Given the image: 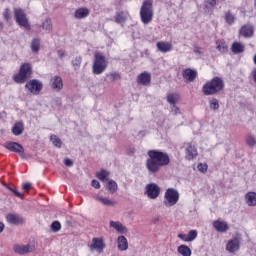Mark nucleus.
Here are the masks:
<instances>
[{"label":"nucleus","instance_id":"1","mask_svg":"<svg viewBox=\"0 0 256 256\" xmlns=\"http://www.w3.org/2000/svg\"><path fill=\"white\" fill-rule=\"evenodd\" d=\"M146 169L150 175H157L163 167L171 163V158L167 152L153 149L147 152Z\"/></svg>","mask_w":256,"mask_h":256},{"label":"nucleus","instance_id":"2","mask_svg":"<svg viewBox=\"0 0 256 256\" xmlns=\"http://www.w3.org/2000/svg\"><path fill=\"white\" fill-rule=\"evenodd\" d=\"M225 88L223 78L216 76L211 81L206 82L202 87V93L206 96L217 95Z\"/></svg>","mask_w":256,"mask_h":256},{"label":"nucleus","instance_id":"3","mask_svg":"<svg viewBox=\"0 0 256 256\" xmlns=\"http://www.w3.org/2000/svg\"><path fill=\"white\" fill-rule=\"evenodd\" d=\"M107 67H109V62L107 61V58L101 53L96 52L94 54V61L92 64V72L94 75H102V73H105L107 70Z\"/></svg>","mask_w":256,"mask_h":256},{"label":"nucleus","instance_id":"4","mask_svg":"<svg viewBox=\"0 0 256 256\" xmlns=\"http://www.w3.org/2000/svg\"><path fill=\"white\" fill-rule=\"evenodd\" d=\"M140 19L144 25H149L153 21V2L146 0L140 8Z\"/></svg>","mask_w":256,"mask_h":256},{"label":"nucleus","instance_id":"5","mask_svg":"<svg viewBox=\"0 0 256 256\" xmlns=\"http://www.w3.org/2000/svg\"><path fill=\"white\" fill-rule=\"evenodd\" d=\"M32 66L30 63H24L20 66L18 74L13 76L15 83H25L28 77H31Z\"/></svg>","mask_w":256,"mask_h":256},{"label":"nucleus","instance_id":"6","mask_svg":"<svg viewBox=\"0 0 256 256\" xmlns=\"http://www.w3.org/2000/svg\"><path fill=\"white\" fill-rule=\"evenodd\" d=\"M14 18L19 27H24L27 31H31V24H29V18H27L25 10L21 8L14 9Z\"/></svg>","mask_w":256,"mask_h":256},{"label":"nucleus","instance_id":"7","mask_svg":"<svg viewBox=\"0 0 256 256\" xmlns=\"http://www.w3.org/2000/svg\"><path fill=\"white\" fill-rule=\"evenodd\" d=\"M179 201V191L175 188H168L164 194V205L165 207H173L177 205Z\"/></svg>","mask_w":256,"mask_h":256},{"label":"nucleus","instance_id":"8","mask_svg":"<svg viewBox=\"0 0 256 256\" xmlns=\"http://www.w3.org/2000/svg\"><path fill=\"white\" fill-rule=\"evenodd\" d=\"M145 195L149 199H157L161 195V188L156 183H150L146 185Z\"/></svg>","mask_w":256,"mask_h":256},{"label":"nucleus","instance_id":"9","mask_svg":"<svg viewBox=\"0 0 256 256\" xmlns=\"http://www.w3.org/2000/svg\"><path fill=\"white\" fill-rule=\"evenodd\" d=\"M25 88L33 95H39L43 89V83L37 79H32L25 85Z\"/></svg>","mask_w":256,"mask_h":256},{"label":"nucleus","instance_id":"10","mask_svg":"<svg viewBox=\"0 0 256 256\" xmlns=\"http://www.w3.org/2000/svg\"><path fill=\"white\" fill-rule=\"evenodd\" d=\"M239 249H241V238L234 237L228 241L226 245V251H228V253H237Z\"/></svg>","mask_w":256,"mask_h":256},{"label":"nucleus","instance_id":"11","mask_svg":"<svg viewBox=\"0 0 256 256\" xmlns=\"http://www.w3.org/2000/svg\"><path fill=\"white\" fill-rule=\"evenodd\" d=\"M6 221L10 225H23L25 224V218L17 213H10L6 216Z\"/></svg>","mask_w":256,"mask_h":256},{"label":"nucleus","instance_id":"12","mask_svg":"<svg viewBox=\"0 0 256 256\" xmlns=\"http://www.w3.org/2000/svg\"><path fill=\"white\" fill-rule=\"evenodd\" d=\"M105 247H107V245L103 242V238H93L92 243L90 244V250L97 251L98 253H103Z\"/></svg>","mask_w":256,"mask_h":256},{"label":"nucleus","instance_id":"13","mask_svg":"<svg viewBox=\"0 0 256 256\" xmlns=\"http://www.w3.org/2000/svg\"><path fill=\"white\" fill-rule=\"evenodd\" d=\"M50 86L53 91L59 93V91L63 90V78L61 76H54L50 80Z\"/></svg>","mask_w":256,"mask_h":256},{"label":"nucleus","instance_id":"14","mask_svg":"<svg viewBox=\"0 0 256 256\" xmlns=\"http://www.w3.org/2000/svg\"><path fill=\"white\" fill-rule=\"evenodd\" d=\"M4 147L12 153H25V148L23 147V145L17 142H8L6 145H4Z\"/></svg>","mask_w":256,"mask_h":256},{"label":"nucleus","instance_id":"15","mask_svg":"<svg viewBox=\"0 0 256 256\" xmlns=\"http://www.w3.org/2000/svg\"><path fill=\"white\" fill-rule=\"evenodd\" d=\"M197 235V230H190L188 234H178V239H181L185 243H191L197 239Z\"/></svg>","mask_w":256,"mask_h":256},{"label":"nucleus","instance_id":"16","mask_svg":"<svg viewBox=\"0 0 256 256\" xmlns=\"http://www.w3.org/2000/svg\"><path fill=\"white\" fill-rule=\"evenodd\" d=\"M185 151H186L185 159L187 161H193V159H195V157H197L198 155L197 148L193 146V144L191 143L187 144Z\"/></svg>","mask_w":256,"mask_h":256},{"label":"nucleus","instance_id":"17","mask_svg":"<svg viewBox=\"0 0 256 256\" xmlns=\"http://www.w3.org/2000/svg\"><path fill=\"white\" fill-rule=\"evenodd\" d=\"M182 77L185 79V81H189L190 83H193L195 79H197V70H193L191 68L185 69L182 72Z\"/></svg>","mask_w":256,"mask_h":256},{"label":"nucleus","instance_id":"18","mask_svg":"<svg viewBox=\"0 0 256 256\" xmlns=\"http://www.w3.org/2000/svg\"><path fill=\"white\" fill-rule=\"evenodd\" d=\"M14 253H17L18 255H27V253H32L33 252V247L30 245H14L13 247Z\"/></svg>","mask_w":256,"mask_h":256},{"label":"nucleus","instance_id":"19","mask_svg":"<svg viewBox=\"0 0 256 256\" xmlns=\"http://www.w3.org/2000/svg\"><path fill=\"white\" fill-rule=\"evenodd\" d=\"M213 227L218 233H227L229 231V224L225 221L216 220L213 222Z\"/></svg>","mask_w":256,"mask_h":256},{"label":"nucleus","instance_id":"20","mask_svg":"<svg viewBox=\"0 0 256 256\" xmlns=\"http://www.w3.org/2000/svg\"><path fill=\"white\" fill-rule=\"evenodd\" d=\"M110 227L112 229H115L118 233H121V235H126V233H129V229L125 227L121 222L119 221H110Z\"/></svg>","mask_w":256,"mask_h":256},{"label":"nucleus","instance_id":"21","mask_svg":"<svg viewBox=\"0 0 256 256\" xmlns=\"http://www.w3.org/2000/svg\"><path fill=\"white\" fill-rule=\"evenodd\" d=\"M253 25L251 24H245L244 26L241 27L239 34L242 35V37L249 38L253 37Z\"/></svg>","mask_w":256,"mask_h":256},{"label":"nucleus","instance_id":"22","mask_svg":"<svg viewBox=\"0 0 256 256\" xmlns=\"http://www.w3.org/2000/svg\"><path fill=\"white\" fill-rule=\"evenodd\" d=\"M23 131H25V124L23 123V121L16 122L12 127V133L16 137H19V135H23Z\"/></svg>","mask_w":256,"mask_h":256},{"label":"nucleus","instance_id":"23","mask_svg":"<svg viewBox=\"0 0 256 256\" xmlns=\"http://www.w3.org/2000/svg\"><path fill=\"white\" fill-rule=\"evenodd\" d=\"M96 201H99L102 203V205H105L106 207H115L117 205V201L111 200L108 197L103 196H95Z\"/></svg>","mask_w":256,"mask_h":256},{"label":"nucleus","instance_id":"24","mask_svg":"<svg viewBox=\"0 0 256 256\" xmlns=\"http://www.w3.org/2000/svg\"><path fill=\"white\" fill-rule=\"evenodd\" d=\"M41 27L45 33H51L53 31V21H51V18L46 17L42 21Z\"/></svg>","mask_w":256,"mask_h":256},{"label":"nucleus","instance_id":"25","mask_svg":"<svg viewBox=\"0 0 256 256\" xmlns=\"http://www.w3.org/2000/svg\"><path fill=\"white\" fill-rule=\"evenodd\" d=\"M156 46L161 53H169L173 49V46L169 42H158Z\"/></svg>","mask_w":256,"mask_h":256},{"label":"nucleus","instance_id":"26","mask_svg":"<svg viewBox=\"0 0 256 256\" xmlns=\"http://www.w3.org/2000/svg\"><path fill=\"white\" fill-rule=\"evenodd\" d=\"M117 241L119 251H127L129 249V242L125 236H119Z\"/></svg>","mask_w":256,"mask_h":256},{"label":"nucleus","instance_id":"27","mask_svg":"<svg viewBox=\"0 0 256 256\" xmlns=\"http://www.w3.org/2000/svg\"><path fill=\"white\" fill-rule=\"evenodd\" d=\"M89 9L87 8H79L75 11L74 13V17L75 19H85L87 17H89Z\"/></svg>","mask_w":256,"mask_h":256},{"label":"nucleus","instance_id":"28","mask_svg":"<svg viewBox=\"0 0 256 256\" xmlns=\"http://www.w3.org/2000/svg\"><path fill=\"white\" fill-rule=\"evenodd\" d=\"M246 203L248 207H256V193L248 192L245 195Z\"/></svg>","mask_w":256,"mask_h":256},{"label":"nucleus","instance_id":"29","mask_svg":"<svg viewBox=\"0 0 256 256\" xmlns=\"http://www.w3.org/2000/svg\"><path fill=\"white\" fill-rule=\"evenodd\" d=\"M138 83L140 85H149L151 83V74L144 72L138 76Z\"/></svg>","mask_w":256,"mask_h":256},{"label":"nucleus","instance_id":"30","mask_svg":"<svg viewBox=\"0 0 256 256\" xmlns=\"http://www.w3.org/2000/svg\"><path fill=\"white\" fill-rule=\"evenodd\" d=\"M231 51L234 55H239L245 51V46L241 44V42H234L232 44Z\"/></svg>","mask_w":256,"mask_h":256},{"label":"nucleus","instance_id":"31","mask_svg":"<svg viewBox=\"0 0 256 256\" xmlns=\"http://www.w3.org/2000/svg\"><path fill=\"white\" fill-rule=\"evenodd\" d=\"M224 19L228 25H235V21H237V17L234 16L231 10L224 13Z\"/></svg>","mask_w":256,"mask_h":256},{"label":"nucleus","instance_id":"32","mask_svg":"<svg viewBox=\"0 0 256 256\" xmlns=\"http://www.w3.org/2000/svg\"><path fill=\"white\" fill-rule=\"evenodd\" d=\"M30 49L32 53H39V49H41V40L39 38H34L30 44Z\"/></svg>","mask_w":256,"mask_h":256},{"label":"nucleus","instance_id":"33","mask_svg":"<svg viewBox=\"0 0 256 256\" xmlns=\"http://www.w3.org/2000/svg\"><path fill=\"white\" fill-rule=\"evenodd\" d=\"M129 19V12H118L115 16V21L117 23H125Z\"/></svg>","mask_w":256,"mask_h":256},{"label":"nucleus","instance_id":"34","mask_svg":"<svg viewBox=\"0 0 256 256\" xmlns=\"http://www.w3.org/2000/svg\"><path fill=\"white\" fill-rule=\"evenodd\" d=\"M106 189H108L109 193L113 195V193H117V189H119V186L117 185V182L115 180H109L106 184Z\"/></svg>","mask_w":256,"mask_h":256},{"label":"nucleus","instance_id":"35","mask_svg":"<svg viewBox=\"0 0 256 256\" xmlns=\"http://www.w3.org/2000/svg\"><path fill=\"white\" fill-rule=\"evenodd\" d=\"M177 251L182 256H191V248L187 245H180Z\"/></svg>","mask_w":256,"mask_h":256},{"label":"nucleus","instance_id":"36","mask_svg":"<svg viewBox=\"0 0 256 256\" xmlns=\"http://www.w3.org/2000/svg\"><path fill=\"white\" fill-rule=\"evenodd\" d=\"M83 61V58L81 56H76L72 61L71 65L74 68V71H79L81 68V63Z\"/></svg>","mask_w":256,"mask_h":256},{"label":"nucleus","instance_id":"37","mask_svg":"<svg viewBox=\"0 0 256 256\" xmlns=\"http://www.w3.org/2000/svg\"><path fill=\"white\" fill-rule=\"evenodd\" d=\"M216 49H218L220 53H227V43H225V40H217Z\"/></svg>","mask_w":256,"mask_h":256},{"label":"nucleus","instance_id":"38","mask_svg":"<svg viewBox=\"0 0 256 256\" xmlns=\"http://www.w3.org/2000/svg\"><path fill=\"white\" fill-rule=\"evenodd\" d=\"M109 175H110L109 171H107L105 169H102L101 171L96 173V177L100 181H106L107 177H109Z\"/></svg>","mask_w":256,"mask_h":256},{"label":"nucleus","instance_id":"39","mask_svg":"<svg viewBox=\"0 0 256 256\" xmlns=\"http://www.w3.org/2000/svg\"><path fill=\"white\" fill-rule=\"evenodd\" d=\"M50 141L53 143V145L55 147H58V149H61V145H62V141L60 140L59 137H57V135H51L50 136Z\"/></svg>","mask_w":256,"mask_h":256},{"label":"nucleus","instance_id":"40","mask_svg":"<svg viewBox=\"0 0 256 256\" xmlns=\"http://www.w3.org/2000/svg\"><path fill=\"white\" fill-rule=\"evenodd\" d=\"M209 105L210 109H213V111H217L219 109V100H217V98H210Z\"/></svg>","mask_w":256,"mask_h":256},{"label":"nucleus","instance_id":"41","mask_svg":"<svg viewBox=\"0 0 256 256\" xmlns=\"http://www.w3.org/2000/svg\"><path fill=\"white\" fill-rule=\"evenodd\" d=\"M106 77H108L109 80L111 82H113V81H117V80L121 79V74H119V72H110V73L106 74Z\"/></svg>","mask_w":256,"mask_h":256},{"label":"nucleus","instance_id":"42","mask_svg":"<svg viewBox=\"0 0 256 256\" xmlns=\"http://www.w3.org/2000/svg\"><path fill=\"white\" fill-rule=\"evenodd\" d=\"M50 227H51L53 233H59V231H61V222L53 221Z\"/></svg>","mask_w":256,"mask_h":256},{"label":"nucleus","instance_id":"43","mask_svg":"<svg viewBox=\"0 0 256 256\" xmlns=\"http://www.w3.org/2000/svg\"><path fill=\"white\" fill-rule=\"evenodd\" d=\"M246 143L249 147H255L256 145V139H255V136L253 135H248L246 137Z\"/></svg>","mask_w":256,"mask_h":256},{"label":"nucleus","instance_id":"44","mask_svg":"<svg viewBox=\"0 0 256 256\" xmlns=\"http://www.w3.org/2000/svg\"><path fill=\"white\" fill-rule=\"evenodd\" d=\"M167 102H168L169 104H171L173 107H175V105H176L175 95L169 94V95L167 96Z\"/></svg>","mask_w":256,"mask_h":256},{"label":"nucleus","instance_id":"45","mask_svg":"<svg viewBox=\"0 0 256 256\" xmlns=\"http://www.w3.org/2000/svg\"><path fill=\"white\" fill-rule=\"evenodd\" d=\"M197 168H198V171H200L201 173H207V169H208L207 164L199 163Z\"/></svg>","mask_w":256,"mask_h":256},{"label":"nucleus","instance_id":"46","mask_svg":"<svg viewBox=\"0 0 256 256\" xmlns=\"http://www.w3.org/2000/svg\"><path fill=\"white\" fill-rule=\"evenodd\" d=\"M7 189L11 191L16 197H23V194H21L17 189L11 188L10 186H7Z\"/></svg>","mask_w":256,"mask_h":256},{"label":"nucleus","instance_id":"47","mask_svg":"<svg viewBox=\"0 0 256 256\" xmlns=\"http://www.w3.org/2000/svg\"><path fill=\"white\" fill-rule=\"evenodd\" d=\"M73 160L66 158L64 159V165H66V167H73Z\"/></svg>","mask_w":256,"mask_h":256},{"label":"nucleus","instance_id":"48","mask_svg":"<svg viewBox=\"0 0 256 256\" xmlns=\"http://www.w3.org/2000/svg\"><path fill=\"white\" fill-rule=\"evenodd\" d=\"M91 185L94 187V189H99L101 187V183H99L98 180H92Z\"/></svg>","mask_w":256,"mask_h":256},{"label":"nucleus","instance_id":"49","mask_svg":"<svg viewBox=\"0 0 256 256\" xmlns=\"http://www.w3.org/2000/svg\"><path fill=\"white\" fill-rule=\"evenodd\" d=\"M4 19L6 21H9V19H11V14L9 13V9H6L4 12Z\"/></svg>","mask_w":256,"mask_h":256},{"label":"nucleus","instance_id":"50","mask_svg":"<svg viewBox=\"0 0 256 256\" xmlns=\"http://www.w3.org/2000/svg\"><path fill=\"white\" fill-rule=\"evenodd\" d=\"M58 57L60 59H63V57H67V53L65 51H63V50H59L58 51Z\"/></svg>","mask_w":256,"mask_h":256},{"label":"nucleus","instance_id":"51","mask_svg":"<svg viewBox=\"0 0 256 256\" xmlns=\"http://www.w3.org/2000/svg\"><path fill=\"white\" fill-rule=\"evenodd\" d=\"M206 3H208L210 7H215V5H217V0H206Z\"/></svg>","mask_w":256,"mask_h":256},{"label":"nucleus","instance_id":"52","mask_svg":"<svg viewBox=\"0 0 256 256\" xmlns=\"http://www.w3.org/2000/svg\"><path fill=\"white\" fill-rule=\"evenodd\" d=\"M22 189H23L24 191H29V189H31V183H25V184H23Z\"/></svg>","mask_w":256,"mask_h":256},{"label":"nucleus","instance_id":"53","mask_svg":"<svg viewBox=\"0 0 256 256\" xmlns=\"http://www.w3.org/2000/svg\"><path fill=\"white\" fill-rule=\"evenodd\" d=\"M194 53H196L197 55H201V48L199 46H195Z\"/></svg>","mask_w":256,"mask_h":256},{"label":"nucleus","instance_id":"54","mask_svg":"<svg viewBox=\"0 0 256 256\" xmlns=\"http://www.w3.org/2000/svg\"><path fill=\"white\" fill-rule=\"evenodd\" d=\"M3 231H5V224L0 221V233H3Z\"/></svg>","mask_w":256,"mask_h":256},{"label":"nucleus","instance_id":"55","mask_svg":"<svg viewBox=\"0 0 256 256\" xmlns=\"http://www.w3.org/2000/svg\"><path fill=\"white\" fill-rule=\"evenodd\" d=\"M18 155L21 157V159H27V156L23 152L18 153Z\"/></svg>","mask_w":256,"mask_h":256},{"label":"nucleus","instance_id":"56","mask_svg":"<svg viewBox=\"0 0 256 256\" xmlns=\"http://www.w3.org/2000/svg\"><path fill=\"white\" fill-rule=\"evenodd\" d=\"M175 113H179V108L177 106L174 107Z\"/></svg>","mask_w":256,"mask_h":256},{"label":"nucleus","instance_id":"57","mask_svg":"<svg viewBox=\"0 0 256 256\" xmlns=\"http://www.w3.org/2000/svg\"><path fill=\"white\" fill-rule=\"evenodd\" d=\"M0 29H3V23H0Z\"/></svg>","mask_w":256,"mask_h":256},{"label":"nucleus","instance_id":"58","mask_svg":"<svg viewBox=\"0 0 256 256\" xmlns=\"http://www.w3.org/2000/svg\"><path fill=\"white\" fill-rule=\"evenodd\" d=\"M67 224H68V225H71V221H67Z\"/></svg>","mask_w":256,"mask_h":256}]
</instances>
